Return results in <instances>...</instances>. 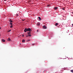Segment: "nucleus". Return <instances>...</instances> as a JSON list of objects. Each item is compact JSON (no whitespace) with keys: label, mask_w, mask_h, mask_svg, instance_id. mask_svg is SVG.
Instances as JSON below:
<instances>
[{"label":"nucleus","mask_w":73,"mask_h":73,"mask_svg":"<svg viewBox=\"0 0 73 73\" xmlns=\"http://www.w3.org/2000/svg\"><path fill=\"white\" fill-rule=\"evenodd\" d=\"M58 8V7H54V9H55V10H56V9H57Z\"/></svg>","instance_id":"5"},{"label":"nucleus","mask_w":73,"mask_h":73,"mask_svg":"<svg viewBox=\"0 0 73 73\" xmlns=\"http://www.w3.org/2000/svg\"><path fill=\"white\" fill-rule=\"evenodd\" d=\"M7 40L8 41H11V40L9 38H8V39H7Z\"/></svg>","instance_id":"3"},{"label":"nucleus","mask_w":73,"mask_h":73,"mask_svg":"<svg viewBox=\"0 0 73 73\" xmlns=\"http://www.w3.org/2000/svg\"><path fill=\"white\" fill-rule=\"evenodd\" d=\"M11 30H9L8 31V32H11Z\"/></svg>","instance_id":"12"},{"label":"nucleus","mask_w":73,"mask_h":73,"mask_svg":"<svg viewBox=\"0 0 73 73\" xmlns=\"http://www.w3.org/2000/svg\"><path fill=\"white\" fill-rule=\"evenodd\" d=\"M37 32H38V30H37Z\"/></svg>","instance_id":"20"},{"label":"nucleus","mask_w":73,"mask_h":73,"mask_svg":"<svg viewBox=\"0 0 73 73\" xmlns=\"http://www.w3.org/2000/svg\"><path fill=\"white\" fill-rule=\"evenodd\" d=\"M22 42H25V40L24 39L22 40Z\"/></svg>","instance_id":"10"},{"label":"nucleus","mask_w":73,"mask_h":73,"mask_svg":"<svg viewBox=\"0 0 73 73\" xmlns=\"http://www.w3.org/2000/svg\"><path fill=\"white\" fill-rule=\"evenodd\" d=\"M64 8H65V7H64Z\"/></svg>","instance_id":"25"},{"label":"nucleus","mask_w":73,"mask_h":73,"mask_svg":"<svg viewBox=\"0 0 73 73\" xmlns=\"http://www.w3.org/2000/svg\"><path fill=\"white\" fill-rule=\"evenodd\" d=\"M25 32H27L29 31V32H27V34L28 35H31V31H32V30L30 29V28H26L24 30Z\"/></svg>","instance_id":"1"},{"label":"nucleus","mask_w":73,"mask_h":73,"mask_svg":"<svg viewBox=\"0 0 73 73\" xmlns=\"http://www.w3.org/2000/svg\"><path fill=\"white\" fill-rule=\"evenodd\" d=\"M71 72H72V73H73V70H71Z\"/></svg>","instance_id":"14"},{"label":"nucleus","mask_w":73,"mask_h":73,"mask_svg":"<svg viewBox=\"0 0 73 73\" xmlns=\"http://www.w3.org/2000/svg\"><path fill=\"white\" fill-rule=\"evenodd\" d=\"M9 21L10 22V23H12V22H13V21H12L11 19H9Z\"/></svg>","instance_id":"4"},{"label":"nucleus","mask_w":73,"mask_h":73,"mask_svg":"<svg viewBox=\"0 0 73 73\" xmlns=\"http://www.w3.org/2000/svg\"><path fill=\"white\" fill-rule=\"evenodd\" d=\"M4 1H6L7 0H3Z\"/></svg>","instance_id":"21"},{"label":"nucleus","mask_w":73,"mask_h":73,"mask_svg":"<svg viewBox=\"0 0 73 73\" xmlns=\"http://www.w3.org/2000/svg\"><path fill=\"white\" fill-rule=\"evenodd\" d=\"M17 16L18 15H17Z\"/></svg>","instance_id":"24"},{"label":"nucleus","mask_w":73,"mask_h":73,"mask_svg":"<svg viewBox=\"0 0 73 73\" xmlns=\"http://www.w3.org/2000/svg\"><path fill=\"white\" fill-rule=\"evenodd\" d=\"M58 23H55V26H57V25H58Z\"/></svg>","instance_id":"11"},{"label":"nucleus","mask_w":73,"mask_h":73,"mask_svg":"<svg viewBox=\"0 0 73 73\" xmlns=\"http://www.w3.org/2000/svg\"><path fill=\"white\" fill-rule=\"evenodd\" d=\"M62 9L63 10H64V8H62Z\"/></svg>","instance_id":"17"},{"label":"nucleus","mask_w":73,"mask_h":73,"mask_svg":"<svg viewBox=\"0 0 73 73\" xmlns=\"http://www.w3.org/2000/svg\"><path fill=\"white\" fill-rule=\"evenodd\" d=\"M64 11H65V9H64Z\"/></svg>","instance_id":"26"},{"label":"nucleus","mask_w":73,"mask_h":73,"mask_svg":"<svg viewBox=\"0 0 73 73\" xmlns=\"http://www.w3.org/2000/svg\"><path fill=\"white\" fill-rule=\"evenodd\" d=\"M10 28H12V27H13V25H11L10 26Z\"/></svg>","instance_id":"8"},{"label":"nucleus","mask_w":73,"mask_h":73,"mask_svg":"<svg viewBox=\"0 0 73 73\" xmlns=\"http://www.w3.org/2000/svg\"><path fill=\"white\" fill-rule=\"evenodd\" d=\"M26 37H29V36H28V35H27L26 36Z\"/></svg>","instance_id":"19"},{"label":"nucleus","mask_w":73,"mask_h":73,"mask_svg":"<svg viewBox=\"0 0 73 73\" xmlns=\"http://www.w3.org/2000/svg\"><path fill=\"white\" fill-rule=\"evenodd\" d=\"M31 41V40L30 39H29L27 41L28 42H29V41Z\"/></svg>","instance_id":"15"},{"label":"nucleus","mask_w":73,"mask_h":73,"mask_svg":"<svg viewBox=\"0 0 73 73\" xmlns=\"http://www.w3.org/2000/svg\"><path fill=\"white\" fill-rule=\"evenodd\" d=\"M28 36L29 37H31V34H30L29 35H28Z\"/></svg>","instance_id":"13"},{"label":"nucleus","mask_w":73,"mask_h":73,"mask_svg":"<svg viewBox=\"0 0 73 73\" xmlns=\"http://www.w3.org/2000/svg\"><path fill=\"white\" fill-rule=\"evenodd\" d=\"M37 26H40V24L39 23H37L36 24Z\"/></svg>","instance_id":"7"},{"label":"nucleus","mask_w":73,"mask_h":73,"mask_svg":"<svg viewBox=\"0 0 73 73\" xmlns=\"http://www.w3.org/2000/svg\"><path fill=\"white\" fill-rule=\"evenodd\" d=\"M10 23L11 25H12V24H13L12 23Z\"/></svg>","instance_id":"16"},{"label":"nucleus","mask_w":73,"mask_h":73,"mask_svg":"<svg viewBox=\"0 0 73 73\" xmlns=\"http://www.w3.org/2000/svg\"><path fill=\"white\" fill-rule=\"evenodd\" d=\"M23 36H24L23 35Z\"/></svg>","instance_id":"23"},{"label":"nucleus","mask_w":73,"mask_h":73,"mask_svg":"<svg viewBox=\"0 0 73 73\" xmlns=\"http://www.w3.org/2000/svg\"><path fill=\"white\" fill-rule=\"evenodd\" d=\"M1 41H2V42H5V40L4 39H2Z\"/></svg>","instance_id":"6"},{"label":"nucleus","mask_w":73,"mask_h":73,"mask_svg":"<svg viewBox=\"0 0 73 73\" xmlns=\"http://www.w3.org/2000/svg\"><path fill=\"white\" fill-rule=\"evenodd\" d=\"M1 28L0 27V29H1Z\"/></svg>","instance_id":"22"},{"label":"nucleus","mask_w":73,"mask_h":73,"mask_svg":"<svg viewBox=\"0 0 73 73\" xmlns=\"http://www.w3.org/2000/svg\"><path fill=\"white\" fill-rule=\"evenodd\" d=\"M43 28V29H46V26H43L42 27Z\"/></svg>","instance_id":"2"},{"label":"nucleus","mask_w":73,"mask_h":73,"mask_svg":"<svg viewBox=\"0 0 73 73\" xmlns=\"http://www.w3.org/2000/svg\"><path fill=\"white\" fill-rule=\"evenodd\" d=\"M38 19H39V21L41 20V18L40 17H38Z\"/></svg>","instance_id":"9"},{"label":"nucleus","mask_w":73,"mask_h":73,"mask_svg":"<svg viewBox=\"0 0 73 73\" xmlns=\"http://www.w3.org/2000/svg\"><path fill=\"white\" fill-rule=\"evenodd\" d=\"M25 19H24V20L22 19V21H25Z\"/></svg>","instance_id":"18"}]
</instances>
